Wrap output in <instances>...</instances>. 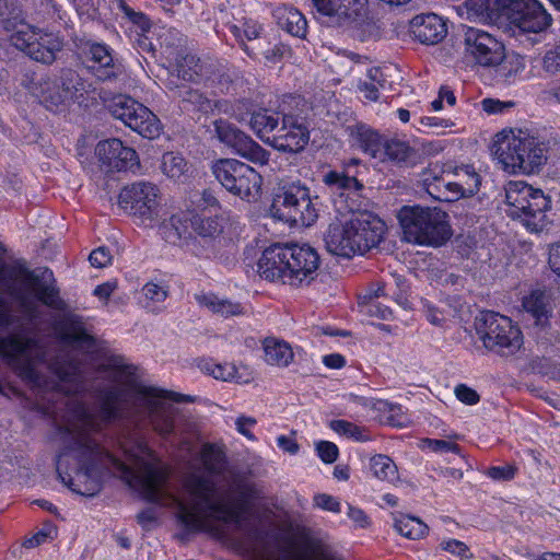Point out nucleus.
<instances>
[{
	"label": "nucleus",
	"mask_w": 560,
	"mask_h": 560,
	"mask_svg": "<svg viewBox=\"0 0 560 560\" xmlns=\"http://www.w3.org/2000/svg\"><path fill=\"white\" fill-rule=\"evenodd\" d=\"M82 91L84 84L79 74L67 69L62 70L59 77L42 80L36 95L47 109L58 112Z\"/></svg>",
	"instance_id": "f8f14e48"
},
{
	"label": "nucleus",
	"mask_w": 560,
	"mask_h": 560,
	"mask_svg": "<svg viewBox=\"0 0 560 560\" xmlns=\"http://www.w3.org/2000/svg\"><path fill=\"white\" fill-rule=\"evenodd\" d=\"M232 31H233V34L243 44L244 50L247 52V55L252 56V54L248 50V47L244 44V39L253 40V39L258 38L262 31L261 25L255 21H246V22H244L242 27L234 25L232 27Z\"/></svg>",
	"instance_id": "de8ad7c7"
},
{
	"label": "nucleus",
	"mask_w": 560,
	"mask_h": 560,
	"mask_svg": "<svg viewBox=\"0 0 560 560\" xmlns=\"http://www.w3.org/2000/svg\"><path fill=\"white\" fill-rule=\"evenodd\" d=\"M310 141V131L304 121L291 114L282 115V126L265 143L282 152H299Z\"/></svg>",
	"instance_id": "6ab92c4d"
},
{
	"label": "nucleus",
	"mask_w": 560,
	"mask_h": 560,
	"mask_svg": "<svg viewBox=\"0 0 560 560\" xmlns=\"http://www.w3.org/2000/svg\"><path fill=\"white\" fill-rule=\"evenodd\" d=\"M120 207L142 221L152 222L159 217L160 189L150 182H136L119 194Z\"/></svg>",
	"instance_id": "ddd939ff"
},
{
	"label": "nucleus",
	"mask_w": 560,
	"mask_h": 560,
	"mask_svg": "<svg viewBox=\"0 0 560 560\" xmlns=\"http://www.w3.org/2000/svg\"><path fill=\"white\" fill-rule=\"evenodd\" d=\"M91 66L94 74L103 81L113 80L124 74L125 69L121 63L114 62L107 46L93 44L90 47Z\"/></svg>",
	"instance_id": "c85d7f7f"
},
{
	"label": "nucleus",
	"mask_w": 560,
	"mask_h": 560,
	"mask_svg": "<svg viewBox=\"0 0 560 560\" xmlns=\"http://www.w3.org/2000/svg\"><path fill=\"white\" fill-rule=\"evenodd\" d=\"M200 371L215 380L223 382H245L238 374V369L232 363H218L211 359H202L198 363Z\"/></svg>",
	"instance_id": "e433bc0d"
},
{
	"label": "nucleus",
	"mask_w": 560,
	"mask_h": 560,
	"mask_svg": "<svg viewBox=\"0 0 560 560\" xmlns=\"http://www.w3.org/2000/svg\"><path fill=\"white\" fill-rule=\"evenodd\" d=\"M497 156L510 173L534 174L547 162V143L524 130H504L498 135Z\"/></svg>",
	"instance_id": "7ed1b4c3"
},
{
	"label": "nucleus",
	"mask_w": 560,
	"mask_h": 560,
	"mask_svg": "<svg viewBox=\"0 0 560 560\" xmlns=\"http://www.w3.org/2000/svg\"><path fill=\"white\" fill-rule=\"evenodd\" d=\"M516 474L513 465L493 466L487 470V476L493 480H511Z\"/></svg>",
	"instance_id": "052dcab7"
},
{
	"label": "nucleus",
	"mask_w": 560,
	"mask_h": 560,
	"mask_svg": "<svg viewBox=\"0 0 560 560\" xmlns=\"http://www.w3.org/2000/svg\"><path fill=\"white\" fill-rule=\"evenodd\" d=\"M233 222V218L228 213L214 217L195 214L190 219V228L202 240L215 241L228 232Z\"/></svg>",
	"instance_id": "cd10ccee"
},
{
	"label": "nucleus",
	"mask_w": 560,
	"mask_h": 560,
	"mask_svg": "<svg viewBox=\"0 0 560 560\" xmlns=\"http://www.w3.org/2000/svg\"><path fill=\"white\" fill-rule=\"evenodd\" d=\"M395 529L406 538L420 539L428 532V526L420 520L409 515L395 517Z\"/></svg>",
	"instance_id": "79ce46f5"
},
{
	"label": "nucleus",
	"mask_w": 560,
	"mask_h": 560,
	"mask_svg": "<svg viewBox=\"0 0 560 560\" xmlns=\"http://www.w3.org/2000/svg\"><path fill=\"white\" fill-rule=\"evenodd\" d=\"M373 475L381 480L394 481L397 478V467L386 455H375L370 460Z\"/></svg>",
	"instance_id": "a18cd8bd"
},
{
	"label": "nucleus",
	"mask_w": 560,
	"mask_h": 560,
	"mask_svg": "<svg viewBox=\"0 0 560 560\" xmlns=\"http://www.w3.org/2000/svg\"><path fill=\"white\" fill-rule=\"evenodd\" d=\"M289 279L291 287L308 284L319 267V255L307 244H288Z\"/></svg>",
	"instance_id": "f3484780"
},
{
	"label": "nucleus",
	"mask_w": 560,
	"mask_h": 560,
	"mask_svg": "<svg viewBox=\"0 0 560 560\" xmlns=\"http://www.w3.org/2000/svg\"><path fill=\"white\" fill-rule=\"evenodd\" d=\"M441 548L460 560H467L472 558V553L470 552L468 546L457 539H447L441 542Z\"/></svg>",
	"instance_id": "864d4df0"
},
{
	"label": "nucleus",
	"mask_w": 560,
	"mask_h": 560,
	"mask_svg": "<svg viewBox=\"0 0 560 560\" xmlns=\"http://www.w3.org/2000/svg\"><path fill=\"white\" fill-rule=\"evenodd\" d=\"M332 26H351L365 16L368 0H337Z\"/></svg>",
	"instance_id": "473e14b6"
},
{
	"label": "nucleus",
	"mask_w": 560,
	"mask_h": 560,
	"mask_svg": "<svg viewBox=\"0 0 560 560\" xmlns=\"http://www.w3.org/2000/svg\"><path fill=\"white\" fill-rule=\"evenodd\" d=\"M265 361L275 366H288L294 358L293 350L284 340L267 337L262 342Z\"/></svg>",
	"instance_id": "f704fd0d"
},
{
	"label": "nucleus",
	"mask_w": 560,
	"mask_h": 560,
	"mask_svg": "<svg viewBox=\"0 0 560 560\" xmlns=\"http://www.w3.org/2000/svg\"><path fill=\"white\" fill-rule=\"evenodd\" d=\"M255 424L256 419L252 417L241 416L235 421L236 430L250 441L256 440L255 435L252 433V429Z\"/></svg>",
	"instance_id": "69168bd1"
},
{
	"label": "nucleus",
	"mask_w": 560,
	"mask_h": 560,
	"mask_svg": "<svg viewBox=\"0 0 560 560\" xmlns=\"http://www.w3.org/2000/svg\"><path fill=\"white\" fill-rule=\"evenodd\" d=\"M316 452H317L318 456L320 457V459L326 464L334 463L339 455V450H338L337 445L335 443L328 442V441H322V442L317 443Z\"/></svg>",
	"instance_id": "13d9d810"
},
{
	"label": "nucleus",
	"mask_w": 560,
	"mask_h": 560,
	"mask_svg": "<svg viewBox=\"0 0 560 560\" xmlns=\"http://www.w3.org/2000/svg\"><path fill=\"white\" fill-rule=\"evenodd\" d=\"M482 109L488 114H502L513 106L512 102H501L494 98H485L481 102Z\"/></svg>",
	"instance_id": "338daca9"
},
{
	"label": "nucleus",
	"mask_w": 560,
	"mask_h": 560,
	"mask_svg": "<svg viewBox=\"0 0 560 560\" xmlns=\"http://www.w3.org/2000/svg\"><path fill=\"white\" fill-rule=\"evenodd\" d=\"M142 293L147 300L159 303L168 296L167 287L156 282H148L142 288Z\"/></svg>",
	"instance_id": "5fc2aeb1"
},
{
	"label": "nucleus",
	"mask_w": 560,
	"mask_h": 560,
	"mask_svg": "<svg viewBox=\"0 0 560 560\" xmlns=\"http://www.w3.org/2000/svg\"><path fill=\"white\" fill-rule=\"evenodd\" d=\"M307 550L316 560H331L334 558L332 547L323 539H310Z\"/></svg>",
	"instance_id": "3c124183"
},
{
	"label": "nucleus",
	"mask_w": 560,
	"mask_h": 560,
	"mask_svg": "<svg viewBox=\"0 0 560 560\" xmlns=\"http://www.w3.org/2000/svg\"><path fill=\"white\" fill-rule=\"evenodd\" d=\"M161 48L162 55L178 78L192 83H201L211 79L212 65L186 52L178 32L168 31L162 35Z\"/></svg>",
	"instance_id": "9d476101"
},
{
	"label": "nucleus",
	"mask_w": 560,
	"mask_h": 560,
	"mask_svg": "<svg viewBox=\"0 0 560 560\" xmlns=\"http://www.w3.org/2000/svg\"><path fill=\"white\" fill-rule=\"evenodd\" d=\"M350 138L364 152L369 153L372 158L381 156V145L383 137L371 129L368 125L355 124L348 127Z\"/></svg>",
	"instance_id": "7c9ffc66"
},
{
	"label": "nucleus",
	"mask_w": 560,
	"mask_h": 560,
	"mask_svg": "<svg viewBox=\"0 0 560 560\" xmlns=\"http://www.w3.org/2000/svg\"><path fill=\"white\" fill-rule=\"evenodd\" d=\"M199 305L222 317L237 316L244 313V307L236 302L219 298L213 293H202L196 295Z\"/></svg>",
	"instance_id": "c9c22d12"
},
{
	"label": "nucleus",
	"mask_w": 560,
	"mask_h": 560,
	"mask_svg": "<svg viewBox=\"0 0 560 560\" xmlns=\"http://www.w3.org/2000/svg\"><path fill=\"white\" fill-rule=\"evenodd\" d=\"M466 55L482 67H495L504 57V45L492 34L477 27H467L464 33Z\"/></svg>",
	"instance_id": "4468645a"
},
{
	"label": "nucleus",
	"mask_w": 560,
	"mask_h": 560,
	"mask_svg": "<svg viewBox=\"0 0 560 560\" xmlns=\"http://www.w3.org/2000/svg\"><path fill=\"white\" fill-rule=\"evenodd\" d=\"M453 175V188L457 200L475 195L481 185V176L472 165L464 164L447 171V175Z\"/></svg>",
	"instance_id": "c756f323"
},
{
	"label": "nucleus",
	"mask_w": 560,
	"mask_h": 560,
	"mask_svg": "<svg viewBox=\"0 0 560 560\" xmlns=\"http://www.w3.org/2000/svg\"><path fill=\"white\" fill-rule=\"evenodd\" d=\"M317 197L300 183L284 184L279 188L272 202L273 214L295 225L311 226L318 218Z\"/></svg>",
	"instance_id": "0eeeda50"
},
{
	"label": "nucleus",
	"mask_w": 560,
	"mask_h": 560,
	"mask_svg": "<svg viewBox=\"0 0 560 560\" xmlns=\"http://www.w3.org/2000/svg\"><path fill=\"white\" fill-rule=\"evenodd\" d=\"M49 370L61 384L68 386L67 393H78L84 388L85 373L83 363L70 355H58L49 363Z\"/></svg>",
	"instance_id": "b1692460"
},
{
	"label": "nucleus",
	"mask_w": 560,
	"mask_h": 560,
	"mask_svg": "<svg viewBox=\"0 0 560 560\" xmlns=\"http://www.w3.org/2000/svg\"><path fill=\"white\" fill-rule=\"evenodd\" d=\"M476 332L486 349L500 355H513L523 345L518 326L494 312H483L476 318Z\"/></svg>",
	"instance_id": "6e6552de"
},
{
	"label": "nucleus",
	"mask_w": 560,
	"mask_h": 560,
	"mask_svg": "<svg viewBox=\"0 0 560 560\" xmlns=\"http://www.w3.org/2000/svg\"><path fill=\"white\" fill-rule=\"evenodd\" d=\"M455 395L457 399L466 405H475L479 401L477 392L464 384L455 387Z\"/></svg>",
	"instance_id": "e2e57ef3"
},
{
	"label": "nucleus",
	"mask_w": 560,
	"mask_h": 560,
	"mask_svg": "<svg viewBox=\"0 0 560 560\" xmlns=\"http://www.w3.org/2000/svg\"><path fill=\"white\" fill-rule=\"evenodd\" d=\"M52 273L45 269L42 276L24 267H12L4 271L0 260V281L4 282L5 292L19 303L22 312L28 320L37 316V305L31 294L43 304L61 310L62 301L50 279ZM12 332L0 339V354L5 357L19 375L39 388L48 385L37 371V364L46 357L44 343L36 335H32L24 326L23 318L13 313L12 306L3 298H0V329H10Z\"/></svg>",
	"instance_id": "f03ea898"
},
{
	"label": "nucleus",
	"mask_w": 560,
	"mask_h": 560,
	"mask_svg": "<svg viewBox=\"0 0 560 560\" xmlns=\"http://www.w3.org/2000/svg\"><path fill=\"white\" fill-rule=\"evenodd\" d=\"M244 102H237L236 104H229L228 102H218L215 103V106L219 107V110L231 115L238 121H244L246 119V116L243 112H241V107L244 106Z\"/></svg>",
	"instance_id": "0e129e2a"
},
{
	"label": "nucleus",
	"mask_w": 560,
	"mask_h": 560,
	"mask_svg": "<svg viewBox=\"0 0 560 560\" xmlns=\"http://www.w3.org/2000/svg\"><path fill=\"white\" fill-rule=\"evenodd\" d=\"M505 212L518 219L532 232L542 231L549 223L551 199L541 189L523 180H511L505 186Z\"/></svg>",
	"instance_id": "39448f33"
},
{
	"label": "nucleus",
	"mask_w": 560,
	"mask_h": 560,
	"mask_svg": "<svg viewBox=\"0 0 560 560\" xmlns=\"http://www.w3.org/2000/svg\"><path fill=\"white\" fill-rule=\"evenodd\" d=\"M511 24L520 33L538 34L551 23L550 14L537 0H512Z\"/></svg>",
	"instance_id": "a211bd4d"
},
{
	"label": "nucleus",
	"mask_w": 560,
	"mask_h": 560,
	"mask_svg": "<svg viewBox=\"0 0 560 560\" xmlns=\"http://www.w3.org/2000/svg\"><path fill=\"white\" fill-rule=\"evenodd\" d=\"M217 180L231 194L243 200H257L262 178L249 165L234 159L219 160L212 165Z\"/></svg>",
	"instance_id": "1a4fd4ad"
},
{
	"label": "nucleus",
	"mask_w": 560,
	"mask_h": 560,
	"mask_svg": "<svg viewBox=\"0 0 560 560\" xmlns=\"http://www.w3.org/2000/svg\"><path fill=\"white\" fill-rule=\"evenodd\" d=\"M542 67L545 71L552 74L560 72V43L546 52Z\"/></svg>",
	"instance_id": "bf43d9fd"
},
{
	"label": "nucleus",
	"mask_w": 560,
	"mask_h": 560,
	"mask_svg": "<svg viewBox=\"0 0 560 560\" xmlns=\"http://www.w3.org/2000/svg\"><path fill=\"white\" fill-rule=\"evenodd\" d=\"M108 108L113 117L121 120L143 138L155 139L162 131V125L156 115L130 96L118 95Z\"/></svg>",
	"instance_id": "9b49d317"
},
{
	"label": "nucleus",
	"mask_w": 560,
	"mask_h": 560,
	"mask_svg": "<svg viewBox=\"0 0 560 560\" xmlns=\"http://www.w3.org/2000/svg\"><path fill=\"white\" fill-rule=\"evenodd\" d=\"M423 445L438 454L454 453L460 455V447L451 440L424 439Z\"/></svg>",
	"instance_id": "8fccbe9b"
},
{
	"label": "nucleus",
	"mask_w": 560,
	"mask_h": 560,
	"mask_svg": "<svg viewBox=\"0 0 560 560\" xmlns=\"http://www.w3.org/2000/svg\"><path fill=\"white\" fill-rule=\"evenodd\" d=\"M279 125L278 113L270 112L266 108L255 110L250 115L249 126L256 136L265 142L270 132Z\"/></svg>",
	"instance_id": "58836bf2"
},
{
	"label": "nucleus",
	"mask_w": 560,
	"mask_h": 560,
	"mask_svg": "<svg viewBox=\"0 0 560 560\" xmlns=\"http://www.w3.org/2000/svg\"><path fill=\"white\" fill-rule=\"evenodd\" d=\"M316 11L324 18V22L332 26V14L337 9V0H311Z\"/></svg>",
	"instance_id": "6e6d98bb"
},
{
	"label": "nucleus",
	"mask_w": 560,
	"mask_h": 560,
	"mask_svg": "<svg viewBox=\"0 0 560 560\" xmlns=\"http://www.w3.org/2000/svg\"><path fill=\"white\" fill-rule=\"evenodd\" d=\"M329 428L336 433L352 439L355 442H366L372 440L371 434L366 429L347 420H332L329 423Z\"/></svg>",
	"instance_id": "c03bdc74"
},
{
	"label": "nucleus",
	"mask_w": 560,
	"mask_h": 560,
	"mask_svg": "<svg viewBox=\"0 0 560 560\" xmlns=\"http://www.w3.org/2000/svg\"><path fill=\"white\" fill-rule=\"evenodd\" d=\"M327 250L336 256L351 258L354 256V244L349 229L348 214L336 217L324 234Z\"/></svg>",
	"instance_id": "5701e85b"
},
{
	"label": "nucleus",
	"mask_w": 560,
	"mask_h": 560,
	"mask_svg": "<svg viewBox=\"0 0 560 560\" xmlns=\"http://www.w3.org/2000/svg\"><path fill=\"white\" fill-rule=\"evenodd\" d=\"M348 219L354 256L364 255L383 240L386 225L378 217L370 212H351Z\"/></svg>",
	"instance_id": "2eb2a0df"
},
{
	"label": "nucleus",
	"mask_w": 560,
	"mask_h": 560,
	"mask_svg": "<svg viewBox=\"0 0 560 560\" xmlns=\"http://www.w3.org/2000/svg\"><path fill=\"white\" fill-rule=\"evenodd\" d=\"M415 37L422 44L434 45L447 34L445 22L434 13L416 16L411 22Z\"/></svg>",
	"instance_id": "a878e982"
},
{
	"label": "nucleus",
	"mask_w": 560,
	"mask_h": 560,
	"mask_svg": "<svg viewBox=\"0 0 560 560\" xmlns=\"http://www.w3.org/2000/svg\"><path fill=\"white\" fill-rule=\"evenodd\" d=\"M96 155L103 164L118 172H135L140 167L137 152L132 148L125 147L116 138L100 141L96 145Z\"/></svg>",
	"instance_id": "412c9836"
},
{
	"label": "nucleus",
	"mask_w": 560,
	"mask_h": 560,
	"mask_svg": "<svg viewBox=\"0 0 560 560\" xmlns=\"http://www.w3.org/2000/svg\"><path fill=\"white\" fill-rule=\"evenodd\" d=\"M348 517L353 522L355 527L366 528L370 526L371 521L365 512L359 508L348 504Z\"/></svg>",
	"instance_id": "680f3d73"
},
{
	"label": "nucleus",
	"mask_w": 560,
	"mask_h": 560,
	"mask_svg": "<svg viewBox=\"0 0 560 560\" xmlns=\"http://www.w3.org/2000/svg\"><path fill=\"white\" fill-rule=\"evenodd\" d=\"M323 182L331 191H340L341 195L343 191H355L362 188V184L354 176L337 171H330L325 174Z\"/></svg>",
	"instance_id": "37998d69"
},
{
	"label": "nucleus",
	"mask_w": 560,
	"mask_h": 560,
	"mask_svg": "<svg viewBox=\"0 0 560 560\" xmlns=\"http://www.w3.org/2000/svg\"><path fill=\"white\" fill-rule=\"evenodd\" d=\"M288 244H275L267 247L257 262L259 276L270 282L289 284Z\"/></svg>",
	"instance_id": "aec40b11"
},
{
	"label": "nucleus",
	"mask_w": 560,
	"mask_h": 560,
	"mask_svg": "<svg viewBox=\"0 0 560 560\" xmlns=\"http://www.w3.org/2000/svg\"><path fill=\"white\" fill-rule=\"evenodd\" d=\"M368 62V57L359 55L349 50H340L337 52L336 63L346 68L347 72L353 70L355 65H364Z\"/></svg>",
	"instance_id": "603ef678"
},
{
	"label": "nucleus",
	"mask_w": 560,
	"mask_h": 560,
	"mask_svg": "<svg viewBox=\"0 0 560 560\" xmlns=\"http://www.w3.org/2000/svg\"><path fill=\"white\" fill-rule=\"evenodd\" d=\"M314 505L324 511L339 513L341 511L340 502L337 498L327 494V493H318L313 499Z\"/></svg>",
	"instance_id": "4d7b16f0"
},
{
	"label": "nucleus",
	"mask_w": 560,
	"mask_h": 560,
	"mask_svg": "<svg viewBox=\"0 0 560 560\" xmlns=\"http://www.w3.org/2000/svg\"><path fill=\"white\" fill-rule=\"evenodd\" d=\"M183 102L189 103L200 112H208L212 108V102L197 90L185 88L179 91Z\"/></svg>",
	"instance_id": "09e8293b"
},
{
	"label": "nucleus",
	"mask_w": 560,
	"mask_h": 560,
	"mask_svg": "<svg viewBox=\"0 0 560 560\" xmlns=\"http://www.w3.org/2000/svg\"><path fill=\"white\" fill-rule=\"evenodd\" d=\"M162 171L167 177L178 179L187 171V163L183 156L167 152L163 155Z\"/></svg>",
	"instance_id": "49530a36"
},
{
	"label": "nucleus",
	"mask_w": 560,
	"mask_h": 560,
	"mask_svg": "<svg viewBox=\"0 0 560 560\" xmlns=\"http://www.w3.org/2000/svg\"><path fill=\"white\" fill-rule=\"evenodd\" d=\"M109 383L97 390L100 413L96 416L77 399L66 402L58 424L62 451L56 467L62 483L73 492L92 497L101 489L100 469H113L149 502L176 509V516L188 530L206 532L219 539H230V525L243 527V514L254 498V487L238 478L218 485L198 472L184 481V498L167 488L168 470L147 447L139 444L131 468L105 451L93 438L103 424L117 420L145 418L155 432L166 436L173 432L176 409L172 401L178 395L141 384L136 368L121 357H109L97 368Z\"/></svg>",
	"instance_id": "f257e3e1"
},
{
	"label": "nucleus",
	"mask_w": 560,
	"mask_h": 560,
	"mask_svg": "<svg viewBox=\"0 0 560 560\" xmlns=\"http://www.w3.org/2000/svg\"><path fill=\"white\" fill-rule=\"evenodd\" d=\"M397 218L408 243L438 247L452 236L448 214L438 208L404 206Z\"/></svg>",
	"instance_id": "20e7f679"
},
{
	"label": "nucleus",
	"mask_w": 560,
	"mask_h": 560,
	"mask_svg": "<svg viewBox=\"0 0 560 560\" xmlns=\"http://www.w3.org/2000/svg\"><path fill=\"white\" fill-rule=\"evenodd\" d=\"M3 31L12 46L38 62L52 63L63 47L58 34L35 27L16 16L3 21Z\"/></svg>",
	"instance_id": "423d86ee"
},
{
	"label": "nucleus",
	"mask_w": 560,
	"mask_h": 560,
	"mask_svg": "<svg viewBox=\"0 0 560 560\" xmlns=\"http://www.w3.org/2000/svg\"><path fill=\"white\" fill-rule=\"evenodd\" d=\"M278 25L292 36L304 38L307 31L305 16L295 8L279 7L273 11Z\"/></svg>",
	"instance_id": "2f4dec72"
},
{
	"label": "nucleus",
	"mask_w": 560,
	"mask_h": 560,
	"mask_svg": "<svg viewBox=\"0 0 560 560\" xmlns=\"http://www.w3.org/2000/svg\"><path fill=\"white\" fill-rule=\"evenodd\" d=\"M214 130L218 139L242 158L260 165L268 163L269 152L228 120H215Z\"/></svg>",
	"instance_id": "dca6fc26"
},
{
	"label": "nucleus",
	"mask_w": 560,
	"mask_h": 560,
	"mask_svg": "<svg viewBox=\"0 0 560 560\" xmlns=\"http://www.w3.org/2000/svg\"><path fill=\"white\" fill-rule=\"evenodd\" d=\"M52 328L58 338L70 345H77L86 351L95 347V339L84 326L81 316L73 313H63L54 319Z\"/></svg>",
	"instance_id": "4be33fe9"
},
{
	"label": "nucleus",
	"mask_w": 560,
	"mask_h": 560,
	"mask_svg": "<svg viewBox=\"0 0 560 560\" xmlns=\"http://www.w3.org/2000/svg\"><path fill=\"white\" fill-rule=\"evenodd\" d=\"M523 308L529 313L537 323H542L549 315V301L541 290H534L523 299Z\"/></svg>",
	"instance_id": "ea45409f"
},
{
	"label": "nucleus",
	"mask_w": 560,
	"mask_h": 560,
	"mask_svg": "<svg viewBox=\"0 0 560 560\" xmlns=\"http://www.w3.org/2000/svg\"><path fill=\"white\" fill-rule=\"evenodd\" d=\"M195 213L178 212L173 214L162 226L164 238L175 244L189 234L190 219Z\"/></svg>",
	"instance_id": "4c0bfd02"
},
{
	"label": "nucleus",
	"mask_w": 560,
	"mask_h": 560,
	"mask_svg": "<svg viewBox=\"0 0 560 560\" xmlns=\"http://www.w3.org/2000/svg\"><path fill=\"white\" fill-rule=\"evenodd\" d=\"M380 154L381 156H377L376 159L389 161L395 165L402 166L412 162L416 152L405 141L398 139H384Z\"/></svg>",
	"instance_id": "72a5a7b5"
},
{
	"label": "nucleus",
	"mask_w": 560,
	"mask_h": 560,
	"mask_svg": "<svg viewBox=\"0 0 560 560\" xmlns=\"http://www.w3.org/2000/svg\"><path fill=\"white\" fill-rule=\"evenodd\" d=\"M443 171L438 164L430 165L421 172L420 182L423 189L435 200L453 202L457 200L452 179H446Z\"/></svg>",
	"instance_id": "393cba45"
},
{
	"label": "nucleus",
	"mask_w": 560,
	"mask_h": 560,
	"mask_svg": "<svg viewBox=\"0 0 560 560\" xmlns=\"http://www.w3.org/2000/svg\"><path fill=\"white\" fill-rule=\"evenodd\" d=\"M505 5L504 0H467L457 7V13L471 22H492Z\"/></svg>",
	"instance_id": "bb28decb"
},
{
	"label": "nucleus",
	"mask_w": 560,
	"mask_h": 560,
	"mask_svg": "<svg viewBox=\"0 0 560 560\" xmlns=\"http://www.w3.org/2000/svg\"><path fill=\"white\" fill-rule=\"evenodd\" d=\"M199 459L206 471L219 475L225 467V454L221 446L207 443L201 447Z\"/></svg>",
	"instance_id": "a19ab883"
},
{
	"label": "nucleus",
	"mask_w": 560,
	"mask_h": 560,
	"mask_svg": "<svg viewBox=\"0 0 560 560\" xmlns=\"http://www.w3.org/2000/svg\"><path fill=\"white\" fill-rule=\"evenodd\" d=\"M89 260L92 266L97 267V268H103V267H106L110 262L112 256L107 248L98 247L90 254Z\"/></svg>",
	"instance_id": "774afa93"
}]
</instances>
